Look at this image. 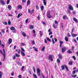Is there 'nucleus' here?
<instances>
[{"label":"nucleus","mask_w":78,"mask_h":78,"mask_svg":"<svg viewBox=\"0 0 78 78\" xmlns=\"http://www.w3.org/2000/svg\"><path fill=\"white\" fill-rule=\"evenodd\" d=\"M61 68H62V70H64V69H65V68L66 70H67V71L69 70V69H68V67L66 65H62L61 66Z\"/></svg>","instance_id":"f257e3e1"},{"label":"nucleus","mask_w":78,"mask_h":78,"mask_svg":"<svg viewBox=\"0 0 78 78\" xmlns=\"http://www.w3.org/2000/svg\"><path fill=\"white\" fill-rule=\"evenodd\" d=\"M3 51H2V50H1V49H0V52L1 54H2V55H3L4 56V58L5 59V56L6 55H5V49H3Z\"/></svg>","instance_id":"f03ea898"},{"label":"nucleus","mask_w":78,"mask_h":78,"mask_svg":"<svg viewBox=\"0 0 78 78\" xmlns=\"http://www.w3.org/2000/svg\"><path fill=\"white\" fill-rule=\"evenodd\" d=\"M47 16L48 19H51L52 17L50 15V11H48L47 13Z\"/></svg>","instance_id":"7ed1b4c3"},{"label":"nucleus","mask_w":78,"mask_h":78,"mask_svg":"<svg viewBox=\"0 0 78 78\" xmlns=\"http://www.w3.org/2000/svg\"><path fill=\"white\" fill-rule=\"evenodd\" d=\"M53 55H49L48 57V60H50L51 61H53Z\"/></svg>","instance_id":"20e7f679"},{"label":"nucleus","mask_w":78,"mask_h":78,"mask_svg":"<svg viewBox=\"0 0 78 78\" xmlns=\"http://www.w3.org/2000/svg\"><path fill=\"white\" fill-rule=\"evenodd\" d=\"M11 30L12 31H12L13 33H15L16 32V29L13 27H12L10 28Z\"/></svg>","instance_id":"39448f33"},{"label":"nucleus","mask_w":78,"mask_h":78,"mask_svg":"<svg viewBox=\"0 0 78 78\" xmlns=\"http://www.w3.org/2000/svg\"><path fill=\"white\" fill-rule=\"evenodd\" d=\"M68 8L70 10H71V11H73V7H72V5H68Z\"/></svg>","instance_id":"423d86ee"},{"label":"nucleus","mask_w":78,"mask_h":78,"mask_svg":"<svg viewBox=\"0 0 78 78\" xmlns=\"http://www.w3.org/2000/svg\"><path fill=\"white\" fill-rule=\"evenodd\" d=\"M66 50V47L62 48V53L64 52V51H65Z\"/></svg>","instance_id":"0eeeda50"},{"label":"nucleus","mask_w":78,"mask_h":78,"mask_svg":"<svg viewBox=\"0 0 78 78\" xmlns=\"http://www.w3.org/2000/svg\"><path fill=\"white\" fill-rule=\"evenodd\" d=\"M58 57L60 59H62V55L61 54H58Z\"/></svg>","instance_id":"6e6552de"},{"label":"nucleus","mask_w":78,"mask_h":78,"mask_svg":"<svg viewBox=\"0 0 78 78\" xmlns=\"http://www.w3.org/2000/svg\"><path fill=\"white\" fill-rule=\"evenodd\" d=\"M12 39H11V38H10L8 40V44H11V43H12Z\"/></svg>","instance_id":"1a4fd4ad"},{"label":"nucleus","mask_w":78,"mask_h":78,"mask_svg":"<svg viewBox=\"0 0 78 78\" xmlns=\"http://www.w3.org/2000/svg\"><path fill=\"white\" fill-rule=\"evenodd\" d=\"M21 33L24 37H26V35L25 32H24L21 31Z\"/></svg>","instance_id":"9d476101"},{"label":"nucleus","mask_w":78,"mask_h":78,"mask_svg":"<svg viewBox=\"0 0 78 78\" xmlns=\"http://www.w3.org/2000/svg\"><path fill=\"white\" fill-rule=\"evenodd\" d=\"M63 41H59L60 47H62V44H63Z\"/></svg>","instance_id":"9b49d317"},{"label":"nucleus","mask_w":78,"mask_h":78,"mask_svg":"<svg viewBox=\"0 0 78 78\" xmlns=\"http://www.w3.org/2000/svg\"><path fill=\"white\" fill-rule=\"evenodd\" d=\"M73 20H74L76 23H78V20H77V19H76V18H73Z\"/></svg>","instance_id":"f8f14e48"},{"label":"nucleus","mask_w":78,"mask_h":78,"mask_svg":"<svg viewBox=\"0 0 78 78\" xmlns=\"http://www.w3.org/2000/svg\"><path fill=\"white\" fill-rule=\"evenodd\" d=\"M0 3H1L2 5H5V2H4V1L2 0H0Z\"/></svg>","instance_id":"ddd939ff"},{"label":"nucleus","mask_w":78,"mask_h":78,"mask_svg":"<svg viewBox=\"0 0 78 78\" xmlns=\"http://www.w3.org/2000/svg\"><path fill=\"white\" fill-rule=\"evenodd\" d=\"M40 8L41 11H44V7L43 6H41Z\"/></svg>","instance_id":"4468645a"},{"label":"nucleus","mask_w":78,"mask_h":78,"mask_svg":"<svg viewBox=\"0 0 78 78\" xmlns=\"http://www.w3.org/2000/svg\"><path fill=\"white\" fill-rule=\"evenodd\" d=\"M7 8L9 10H11V8H12V7H11V5H9L7 7Z\"/></svg>","instance_id":"2eb2a0df"},{"label":"nucleus","mask_w":78,"mask_h":78,"mask_svg":"<svg viewBox=\"0 0 78 78\" xmlns=\"http://www.w3.org/2000/svg\"><path fill=\"white\" fill-rule=\"evenodd\" d=\"M29 28L31 30H32L34 28V26L33 25H30L29 27Z\"/></svg>","instance_id":"dca6fc26"},{"label":"nucleus","mask_w":78,"mask_h":78,"mask_svg":"<svg viewBox=\"0 0 78 78\" xmlns=\"http://www.w3.org/2000/svg\"><path fill=\"white\" fill-rule=\"evenodd\" d=\"M30 4V0H28L27 2V6H28Z\"/></svg>","instance_id":"f3484780"},{"label":"nucleus","mask_w":78,"mask_h":78,"mask_svg":"<svg viewBox=\"0 0 78 78\" xmlns=\"http://www.w3.org/2000/svg\"><path fill=\"white\" fill-rule=\"evenodd\" d=\"M21 55L22 56H25V54L23 52H21Z\"/></svg>","instance_id":"a211bd4d"},{"label":"nucleus","mask_w":78,"mask_h":78,"mask_svg":"<svg viewBox=\"0 0 78 78\" xmlns=\"http://www.w3.org/2000/svg\"><path fill=\"white\" fill-rule=\"evenodd\" d=\"M33 48L34 49V50L35 51H37V48H35V47L34 46L33 47Z\"/></svg>","instance_id":"6ab92c4d"},{"label":"nucleus","mask_w":78,"mask_h":78,"mask_svg":"<svg viewBox=\"0 0 78 78\" xmlns=\"http://www.w3.org/2000/svg\"><path fill=\"white\" fill-rule=\"evenodd\" d=\"M25 68V66H23L21 68V71H22V72H24L25 70H24V68Z\"/></svg>","instance_id":"aec40b11"},{"label":"nucleus","mask_w":78,"mask_h":78,"mask_svg":"<svg viewBox=\"0 0 78 78\" xmlns=\"http://www.w3.org/2000/svg\"><path fill=\"white\" fill-rule=\"evenodd\" d=\"M70 66H72V64H73V62L70 61L69 62V63L68 64Z\"/></svg>","instance_id":"412c9836"},{"label":"nucleus","mask_w":78,"mask_h":78,"mask_svg":"<svg viewBox=\"0 0 78 78\" xmlns=\"http://www.w3.org/2000/svg\"><path fill=\"white\" fill-rule=\"evenodd\" d=\"M21 52H24V51H25V50H24L23 49V48H22V47L21 48Z\"/></svg>","instance_id":"4be33fe9"},{"label":"nucleus","mask_w":78,"mask_h":78,"mask_svg":"<svg viewBox=\"0 0 78 78\" xmlns=\"http://www.w3.org/2000/svg\"><path fill=\"white\" fill-rule=\"evenodd\" d=\"M45 46H44L42 48L41 50V51H44L45 50Z\"/></svg>","instance_id":"5701e85b"},{"label":"nucleus","mask_w":78,"mask_h":78,"mask_svg":"<svg viewBox=\"0 0 78 78\" xmlns=\"http://www.w3.org/2000/svg\"><path fill=\"white\" fill-rule=\"evenodd\" d=\"M65 40L66 42H68V41H69V39H68V38L66 37H65Z\"/></svg>","instance_id":"b1692460"},{"label":"nucleus","mask_w":78,"mask_h":78,"mask_svg":"<svg viewBox=\"0 0 78 78\" xmlns=\"http://www.w3.org/2000/svg\"><path fill=\"white\" fill-rule=\"evenodd\" d=\"M46 39L49 42H51V40H50L48 37H46Z\"/></svg>","instance_id":"393cba45"},{"label":"nucleus","mask_w":78,"mask_h":78,"mask_svg":"<svg viewBox=\"0 0 78 78\" xmlns=\"http://www.w3.org/2000/svg\"><path fill=\"white\" fill-rule=\"evenodd\" d=\"M67 53L70 54V53H72V51H70V50H69L67 51Z\"/></svg>","instance_id":"a878e982"},{"label":"nucleus","mask_w":78,"mask_h":78,"mask_svg":"<svg viewBox=\"0 0 78 78\" xmlns=\"http://www.w3.org/2000/svg\"><path fill=\"white\" fill-rule=\"evenodd\" d=\"M72 35L73 37H76V36H78V35L76 34H72Z\"/></svg>","instance_id":"bb28decb"},{"label":"nucleus","mask_w":78,"mask_h":78,"mask_svg":"<svg viewBox=\"0 0 78 78\" xmlns=\"http://www.w3.org/2000/svg\"><path fill=\"white\" fill-rule=\"evenodd\" d=\"M33 76L34 78H37V76L35 74H33Z\"/></svg>","instance_id":"cd10ccee"},{"label":"nucleus","mask_w":78,"mask_h":78,"mask_svg":"<svg viewBox=\"0 0 78 78\" xmlns=\"http://www.w3.org/2000/svg\"><path fill=\"white\" fill-rule=\"evenodd\" d=\"M35 8L37 10L39 9V6H38V5H36Z\"/></svg>","instance_id":"c85d7f7f"},{"label":"nucleus","mask_w":78,"mask_h":78,"mask_svg":"<svg viewBox=\"0 0 78 78\" xmlns=\"http://www.w3.org/2000/svg\"><path fill=\"white\" fill-rule=\"evenodd\" d=\"M75 73H76V70H74L72 72V73L73 75H74V74H75Z\"/></svg>","instance_id":"c756f323"},{"label":"nucleus","mask_w":78,"mask_h":78,"mask_svg":"<svg viewBox=\"0 0 78 78\" xmlns=\"http://www.w3.org/2000/svg\"><path fill=\"white\" fill-rule=\"evenodd\" d=\"M57 61L58 62V63H60V62H61L59 58L57 59Z\"/></svg>","instance_id":"7c9ffc66"},{"label":"nucleus","mask_w":78,"mask_h":78,"mask_svg":"<svg viewBox=\"0 0 78 78\" xmlns=\"http://www.w3.org/2000/svg\"><path fill=\"white\" fill-rule=\"evenodd\" d=\"M37 73H39L40 72V69L39 68L37 69Z\"/></svg>","instance_id":"2f4dec72"},{"label":"nucleus","mask_w":78,"mask_h":78,"mask_svg":"<svg viewBox=\"0 0 78 78\" xmlns=\"http://www.w3.org/2000/svg\"><path fill=\"white\" fill-rule=\"evenodd\" d=\"M33 70L34 72L36 73V69L34 67H33Z\"/></svg>","instance_id":"473e14b6"},{"label":"nucleus","mask_w":78,"mask_h":78,"mask_svg":"<svg viewBox=\"0 0 78 78\" xmlns=\"http://www.w3.org/2000/svg\"><path fill=\"white\" fill-rule=\"evenodd\" d=\"M2 73L0 71V78H2Z\"/></svg>","instance_id":"72a5a7b5"},{"label":"nucleus","mask_w":78,"mask_h":78,"mask_svg":"<svg viewBox=\"0 0 78 78\" xmlns=\"http://www.w3.org/2000/svg\"><path fill=\"white\" fill-rule=\"evenodd\" d=\"M39 33H40V37H41V36H42L43 34V33H42V32H41V31H40Z\"/></svg>","instance_id":"f704fd0d"},{"label":"nucleus","mask_w":78,"mask_h":78,"mask_svg":"<svg viewBox=\"0 0 78 78\" xmlns=\"http://www.w3.org/2000/svg\"><path fill=\"white\" fill-rule=\"evenodd\" d=\"M53 27L55 28V29H56V27L55 26V24H53Z\"/></svg>","instance_id":"c9c22d12"},{"label":"nucleus","mask_w":78,"mask_h":78,"mask_svg":"<svg viewBox=\"0 0 78 78\" xmlns=\"http://www.w3.org/2000/svg\"><path fill=\"white\" fill-rule=\"evenodd\" d=\"M12 58L13 59H16V55H13Z\"/></svg>","instance_id":"e433bc0d"},{"label":"nucleus","mask_w":78,"mask_h":78,"mask_svg":"<svg viewBox=\"0 0 78 78\" xmlns=\"http://www.w3.org/2000/svg\"><path fill=\"white\" fill-rule=\"evenodd\" d=\"M3 24H4V25H7V23L5 21L3 23Z\"/></svg>","instance_id":"4c0bfd02"},{"label":"nucleus","mask_w":78,"mask_h":78,"mask_svg":"<svg viewBox=\"0 0 78 78\" xmlns=\"http://www.w3.org/2000/svg\"><path fill=\"white\" fill-rule=\"evenodd\" d=\"M67 12L69 14H71V12H70V10H68Z\"/></svg>","instance_id":"58836bf2"},{"label":"nucleus","mask_w":78,"mask_h":78,"mask_svg":"<svg viewBox=\"0 0 78 78\" xmlns=\"http://www.w3.org/2000/svg\"><path fill=\"white\" fill-rule=\"evenodd\" d=\"M72 58H73L75 61L76 60V58H75V57L74 56H73Z\"/></svg>","instance_id":"ea45409f"},{"label":"nucleus","mask_w":78,"mask_h":78,"mask_svg":"<svg viewBox=\"0 0 78 78\" xmlns=\"http://www.w3.org/2000/svg\"><path fill=\"white\" fill-rule=\"evenodd\" d=\"M52 44H54L55 43V41H54L53 38L52 39Z\"/></svg>","instance_id":"a19ab883"},{"label":"nucleus","mask_w":78,"mask_h":78,"mask_svg":"<svg viewBox=\"0 0 78 78\" xmlns=\"http://www.w3.org/2000/svg\"><path fill=\"white\" fill-rule=\"evenodd\" d=\"M34 9H33L32 10L31 12V14H32V13H33L34 12Z\"/></svg>","instance_id":"79ce46f5"},{"label":"nucleus","mask_w":78,"mask_h":78,"mask_svg":"<svg viewBox=\"0 0 78 78\" xmlns=\"http://www.w3.org/2000/svg\"><path fill=\"white\" fill-rule=\"evenodd\" d=\"M21 45H22V46H24V45H26V44L23 43H21Z\"/></svg>","instance_id":"37998d69"},{"label":"nucleus","mask_w":78,"mask_h":78,"mask_svg":"<svg viewBox=\"0 0 78 78\" xmlns=\"http://www.w3.org/2000/svg\"><path fill=\"white\" fill-rule=\"evenodd\" d=\"M28 19H27V20H25V23H28Z\"/></svg>","instance_id":"c03bdc74"},{"label":"nucleus","mask_w":78,"mask_h":78,"mask_svg":"<svg viewBox=\"0 0 78 78\" xmlns=\"http://www.w3.org/2000/svg\"><path fill=\"white\" fill-rule=\"evenodd\" d=\"M15 56H16V57H19V56H19V55H17V53L15 54Z\"/></svg>","instance_id":"a18cd8bd"},{"label":"nucleus","mask_w":78,"mask_h":78,"mask_svg":"<svg viewBox=\"0 0 78 78\" xmlns=\"http://www.w3.org/2000/svg\"><path fill=\"white\" fill-rule=\"evenodd\" d=\"M37 74L38 76H40L41 75V73H37Z\"/></svg>","instance_id":"49530a36"},{"label":"nucleus","mask_w":78,"mask_h":78,"mask_svg":"<svg viewBox=\"0 0 78 78\" xmlns=\"http://www.w3.org/2000/svg\"><path fill=\"white\" fill-rule=\"evenodd\" d=\"M28 13H29V14L31 13V10H30V9H28Z\"/></svg>","instance_id":"de8ad7c7"},{"label":"nucleus","mask_w":78,"mask_h":78,"mask_svg":"<svg viewBox=\"0 0 78 78\" xmlns=\"http://www.w3.org/2000/svg\"><path fill=\"white\" fill-rule=\"evenodd\" d=\"M74 48H75V47L74 46H72V50H74Z\"/></svg>","instance_id":"09e8293b"},{"label":"nucleus","mask_w":78,"mask_h":78,"mask_svg":"<svg viewBox=\"0 0 78 78\" xmlns=\"http://www.w3.org/2000/svg\"><path fill=\"white\" fill-rule=\"evenodd\" d=\"M14 73L12 72L11 73V75L12 76H14Z\"/></svg>","instance_id":"8fccbe9b"},{"label":"nucleus","mask_w":78,"mask_h":78,"mask_svg":"<svg viewBox=\"0 0 78 78\" xmlns=\"http://www.w3.org/2000/svg\"><path fill=\"white\" fill-rule=\"evenodd\" d=\"M72 77H74V78H75V77L76 76V75H72Z\"/></svg>","instance_id":"3c124183"},{"label":"nucleus","mask_w":78,"mask_h":78,"mask_svg":"<svg viewBox=\"0 0 78 78\" xmlns=\"http://www.w3.org/2000/svg\"><path fill=\"white\" fill-rule=\"evenodd\" d=\"M8 25H11V22H10L9 21H8Z\"/></svg>","instance_id":"603ef678"},{"label":"nucleus","mask_w":78,"mask_h":78,"mask_svg":"<svg viewBox=\"0 0 78 78\" xmlns=\"http://www.w3.org/2000/svg\"><path fill=\"white\" fill-rule=\"evenodd\" d=\"M73 14H76V12L75 11H74L73 12Z\"/></svg>","instance_id":"864d4df0"},{"label":"nucleus","mask_w":78,"mask_h":78,"mask_svg":"<svg viewBox=\"0 0 78 78\" xmlns=\"http://www.w3.org/2000/svg\"><path fill=\"white\" fill-rule=\"evenodd\" d=\"M9 0H8L7 2V4H9Z\"/></svg>","instance_id":"5fc2aeb1"},{"label":"nucleus","mask_w":78,"mask_h":78,"mask_svg":"<svg viewBox=\"0 0 78 78\" xmlns=\"http://www.w3.org/2000/svg\"><path fill=\"white\" fill-rule=\"evenodd\" d=\"M54 40H55V42H57V39H56V38H54Z\"/></svg>","instance_id":"6e6d98bb"},{"label":"nucleus","mask_w":78,"mask_h":78,"mask_svg":"<svg viewBox=\"0 0 78 78\" xmlns=\"http://www.w3.org/2000/svg\"><path fill=\"white\" fill-rule=\"evenodd\" d=\"M52 34V32H50L49 33V35H51V34Z\"/></svg>","instance_id":"4d7b16f0"},{"label":"nucleus","mask_w":78,"mask_h":78,"mask_svg":"<svg viewBox=\"0 0 78 78\" xmlns=\"http://www.w3.org/2000/svg\"><path fill=\"white\" fill-rule=\"evenodd\" d=\"M74 30V29L73 28L71 31V34H72L73 32V30Z\"/></svg>","instance_id":"13d9d810"},{"label":"nucleus","mask_w":78,"mask_h":78,"mask_svg":"<svg viewBox=\"0 0 78 78\" xmlns=\"http://www.w3.org/2000/svg\"><path fill=\"white\" fill-rule=\"evenodd\" d=\"M19 17H20V13H19L18 15V16L17 17V18L19 19Z\"/></svg>","instance_id":"bf43d9fd"},{"label":"nucleus","mask_w":78,"mask_h":78,"mask_svg":"<svg viewBox=\"0 0 78 78\" xmlns=\"http://www.w3.org/2000/svg\"><path fill=\"white\" fill-rule=\"evenodd\" d=\"M67 36L68 37H70V34L69 33H68Z\"/></svg>","instance_id":"052dcab7"},{"label":"nucleus","mask_w":78,"mask_h":78,"mask_svg":"<svg viewBox=\"0 0 78 78\" xmlns=\"http://www.w3.org/2000/svg\"><path fill=\"white\" fill-rule=\"evenodd\" d=\"M1 31L2 32V33H5V31H4V30H1Z\"/></svg>","instance_id":"680f3d73"},{"label":"nucleus","mask_w":78,"mask_h":78,"mask_svg":"<svg viewBox=\"0 0 78 78\" xmlns=\"http://www.w3.org/2000/svg\"><path fill=\"white\" fill-rule=\"evenodd\" d=\"M44 42L45 43H46V44H47V40H46L45 39H44Z\"/></svg>","instance_id":"e2e57ef3"},{"label":"nucleus","mask_w":78,"mask_h":78,"mask_svg":"<svg viewBox=\"0 0 78 78\" xmlns=\"http://www.w3.org/2000/svg\"><path fill=\"white\" fill-rule=\"evenodd\" d=\"M20 9H22V6L21 5H20Z\"/></svg>","instance_id":"0e129e2a"},{"label":"nucleus","mask_w":78,"mask_h":78,"mask_svg":"<svg viewBox=\"0 0 78 78\" xmlns=\"http://www.w3.org/2000/svg\"><path fill=\"white\" fill-rule=\"evenodd\" d=\"M37 18L38 20H40V16H38Z\"/></svg>","instance_id":"69168bd1"},{"label":"nucleus","mask_w":78,"mask_h":78,"mask_svg":"<svg viewBox=\"0 0 78 78\" xmlns=\"http://www.w3.org/2000/svg\"><path fill=\"white\" fill-rule=\"evenodd\" d=\"M32 44H35V42H34V41H33L32 42Z\"/></svg>","instance_id":"338daca9"},{"label":"nucleus","mask_w":78,"mask_h":78,"mask_svg":"<svg viewBox=\"0 0 78 78\" xmlns=\"http://www.w3.org/2000/svg\"><path fill=\"white\" fill-rule=\"evenodd\" d=\"M33 33H36V31H35V30H33Z\"/></svg>","instance_id":"774afa93"}]
</instances>
